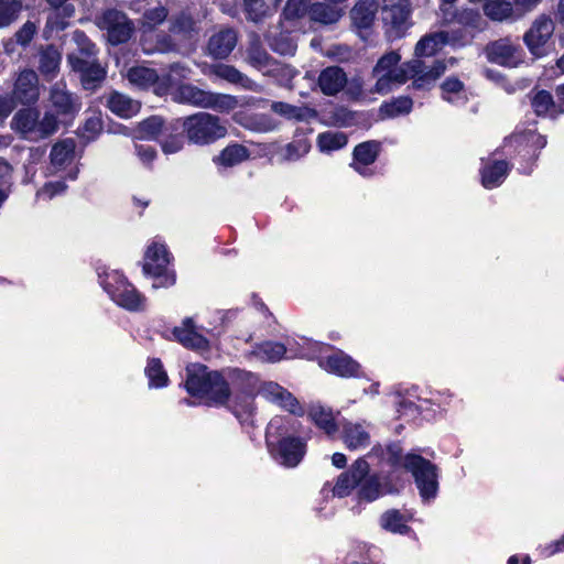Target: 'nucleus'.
<instances>
[{"mask_svg": "<svg viewBox=\"0 0 564 564\" xmlns=\"http://www.w3.org/2000/svg\"><path fill=\"white\" fill-rule=\"evenodd\" d=\"M308 415L319 429L325 431L326 434L333 435L337 432V426L332 412L322 405H312Z\"/></svg>", "mask_w": 564, "mask_h": 564, "instance_id": "obj_36", "label": "nucleus"}, {"mask_svg": "<svg viewBox=\"0 0 564 564\" xmlns=\"http://www.w3.org/2000/svg\"><path fill=\"white\" fill-rule=\"evenodd\" d=\"M347 84L346 73L338 66L323 69L318 76V87L324 95L334 96Z\"/></svg>", "mask_w": 564, "mask_h": 564, "instance_id": "obj_22", "label": "nucleus"}, {"mask_svg": "<svg viewBox=\"0 0 564 564\" xmlns=\"http://www.w3.org/2000/svg\"><path fill=\"white\" fill-rule=\"evenodd\" d=\"M51 99L61 111L67 112L70 109V96L57 85L52 89Z\"/></svg>", "mask_w": 564, "mask_h": 564, "instance_id": "obj_58", "label": "nucleus"}, {"mask_svg": "<svg viewBox=\"0 0 564 564\" xmlns=\"http://www.w3.org/2000/svg\"><path fill=\"white\" fill-rule=\"evenodd\" d=\"M246 10L250 20L257 22L265 17L263 0H245Z\"/></svg>", "mask_w": 564, "mask_h": 564, "instance_id": "obj_59", "label": "nucleus"}, {"mask_svg": "<svg viewBox=\"0 0 564 564\" xmlns=\"http://www.w3.org/2000/svg\"><path fill=\"white\" fill-rule=\"evenodd\" d=\"M11 126L25 139L36 141L54 133L57 130V120L53 115H45L40 120L36 110L22 109L14 115Z\"/></svg>", "mask_w": 564, "mask_h": 564, "instance_id": "obj_6", "label": "nucleus"}, {"mask_svg": "<svg viewBox=\"0 0 564 564\" xmlns=\"http://www.w3.org/2000/svg\"><path fill=\"white\" fill-rule=\"evenodd\" d=\"M145 373L150 387L162 388L167 384L169 378L160 359H151L145 368Z\"/></svg>", "mask_w": 564, "mask_h": 564, "instance_id": "obj_41", "label": "nucleus"}, {"mask_svg": "<svg viewBox=\"0 0 564 564\" xmlns=\"http://www.w3.org/2000/svg\"><path fill=\"white\" fill-rule=\"evenodd\" d=\"M484 13L492 21L503 22L514 19L516 10L508 0H488L484 4Z\"/></svg>", "mask_w": 564, "mask_h": 564, "instance_id": "obj_30", "label": "nucleus"}, {"mask_svg": "<svg viewBox=\"0 0 564 564\" xmlns=\"http://www.w3.org/2000/svg\"><path fill=\"white\" fill-rule=\"evenodd\" d=\"M48 4L54 9L50 14L46 23V28L50 31H62L68 25L69 10L67 6H64L67 0H46Z\"/></svg>", "mask_w": 564, "mask_h": 564, "instance_id": "obj_31", "label": "nucleus"}, {"mask_svg": "<svg viewBox=\"0 0 564 564\" xmlns=\"http://www.w3.org/2000/svg\"><path fill=\"white\" fill-rule=\"evenodd\" d=\"M269 44L280 55H293L296 51V44L285 34H281L275 39L269 37Z\"/></svg>", "mask_w": 564, "mask_h": 564, "instance_id": "obj_54", "label": "nucleus"}, {"mask_svg": "<svg viewBox=\"0 0 564 564\" xmlns=\"http://www.w3.org/2000/svg\"><path fill=\"white\" fill-rule=\"evenodd\" d=\"M319 365L327 371L341 377H349L355 375L358 368V364L341 351L335 352L328 356L326 359L321 360Z\"/></svg>", "mask_w": 564, "mask_h": 564, "instance_id": "obj_26", "label": "nucleus"}, {"mask_svg": "<svg viewBox=\"0 0 564 564\" xmlns=\"http://www.w3.org/2000/svg\"><path fill=\"white\" fill-rule=\"evenodd\" d=\"M61 55L58 51L52 46H48L42 51L40 56V69L47 76H53L58 69Z\"/></svg>", "mask_w": 564, "mask_h": 564, "instance_id": "obj_44", "label": "nucleus"}, {"mask_svg": "<svg viewBox=\"0 0 564 564\" xmlns=\"http://www.w3.org/2000/svg\"><path fill=\"white\" fill-rule=\"evenodd\" d=\"M13 94L21 104L35 102L39 98L36 73L31 69L21 72L17 78Z\"/></svg>", "mask_w": 564, "mask_h": 564, "instance_id": "obj_19", "label": "nucleus"}, {"mask_svg": "<svg viewBox=\"0 0 564 564\" xmlns=\"http://www.w3.org/2000/svg\"><path fill=\"white\" fill-rule=\"evenodd\" d=\"M191 69L181 63H174L170 65L169 72L166 74V82L169 85H174L180 83L182 79H185L189 76Z\"/></svg>", "mask_w": 564, "mask_h": 564, "instance_id": "obj_56", "label": "nucleus"}, {"mask_svg": "<svg viewBox=\"0 0 564 564\" xmlns=\"http://www.w3.org/2000/svg\"><path fill=\"white\" fill-rule=\"evenodd\" d=\"M381 525L393 533H405L408 527L402 514L398 510H390L382 514Z\"/></svg>", "mask_w": 564, "mask_h": 564, "instance_id": "obj_46", "label": "nucleus"}, {"mask_svg": "<svg viewBox=\"0 0 564 564\" xmlns=\"http://www.w3.org/2000/svg\"><path fill=\"white\" fill-rule=\"evenodd\" d=\"M403 466L413 475L423 500H430L436 496L438 482L435 465L420 455L408 454Z\"/></svg>", "mask_w": 564, "mask_h": 564, "instance_id": "obj_8", "label": "nucleus"}, {"mask_svg": "<svg viewBox=\"0 0 564 564\" xmlns=\"http://www.w3.org/2000/svg\"><path fill=\"white\" fill-rule=\"evenodd\" d=\"M464 84L457 79V78H447L442 84V90H443V98L448 102H455L459 99H463L460 97V94L463 91Z\"/></svg>", "mask_w": 564, "mask_h": 564, "instance_id": "obj_53", "label": "nucleus"}, {"mask_svg": "<svg viewBox=\"0 0 564 564\" xmlns=\"http://www.w3.org/2000/svg\"><path fill=\"white\" fill-rule=\"evenodd\" d=\"M97 25L107 31L108 41L113 44L127 42L133 32V25L127 15L117 10H107L98 19Z\"/></svg>", "mask_w": 564, "mask_h": 564, "instance_id": "obj_10", "label": "nucleus"}, {"mask_svg": "<svg viewBox=\"0 0 564 564\" xmlns=\"http://www.w3.org/2000/svg\"><path fill=\"white\" fill-rule=\"evenodd\" d=\"M67 184L64 181L50 182L37 192V196L52 199L58 195L65 194Z\"/></svg>", "mask_w": 564, "mask_h": 564, "instance_id": "obj_57", "label": "nucleus"}, {"mask_svg": "<svg viewBox=\"0 0 564 564\" xmlns=\"http://www.w3.org/2000/svg\"><path fill=\"white\" fill-rule=\"evenodd\" d=\"M413 101L409 97H399L381 106L380 111L386 117H398L409 113L412 109Z\"/></svg>", "mask_w": 564, "mask_h": 564, "instance_id": "obj_43", "label": "nucleus"}, {"mask_svg": "<svg viewBox=\"0 0 564 564\" xmlns=\"http://www.w3.org/2000/svg\"><path fill=\"white\" fill-rule=\"evenodd\" d=\"M408 67V78H413V86L417 89L427 88L433 85L446 70L444 61H433L426 64L419 57L405 63Z\"/></svg>", "mask_w": 564, "mask_h": 564, "instance_id": "obj_11", "label": "nucleus"}, {"mask_svg": "<svg viewBox=\"0 0 564 564\" xmlns=\"http://www.w3.org/2000/svg\"><path fill=\"white\" fill-rule=\"evenodd\" d=\"M400 54L392 51L384 54L377 62L372 70V76L376 78V84L371 89L372 93L387 95L406 83L409 79L408 67L405 63L400 64Z\"/></svg>", "mask_w": 564, "mask_h": 564, "instance_id": "obj_2", "label": "nucleus"}, {"mask_svg": "<svg viewBox=\"0 0 564 564\" xmlns=\"http://www.w3.org/2000/svg\"><path fill=\"white\" fill-rule=\"evenodd\" d=\"M104 290L113 302L128 311H141L145 307V297L117 270L99 275Z\"/></svg>", "mask_w": 564, "mask_h": 564, "instance_id": "obj_4", "label": "nucleus"}, {"mask_svg": "<svg viewBox=\"0 0 564 564\" xmlns=\"http://www.w3.org/2000/svg\"><path fill=\"white\" fill-rule=\"evenodd\" d=\"M341 440L351 451L364 449L370 445V424L344 420L340 422Z\"/></svg>", "mask_w": 564, "mask_h": 564, "instance_id": "obj_14", "label": "nucleus"}, {"mask_svg": "<svg viewBox=\"0 0 564 564\" xmlns=\"http://www.w3.org/2000/svg\"><path fill=\"white\" fill-rule=\"evenodd\" d=\"M73 70L80 74V83L86 90H95L106 77V69L96 63L95 58L82 59V57H77L76 61H73Z\"/></svg>", "mask_w": 564, "mask_h": 564, "instance_id": "obj_18", "label": "nucleus"}, {"mask_svg": "<svg viewBox=\"0 0 564 564\" xmlns=\"http://www.w3.org/2000/svg\"><path fill=\"white\" fill-rule=\"evenodd\" d=\"M379 14L386 32L390 35L402 36L411 26L410 0H381Z\"/></svg>", "mask_w": 564, "mask_h": 564, "instance_id": "obj_7", "label": "nucleus"}, {"mask_svg": "<svg viewBox=\"0 0 564 564\" xmlns=\"http://www.w3.org/2000/svg\"><path fill=\"white\" fill-rule=\"evenodd\" d=\"M358 486V495L361 500L373 501L382 495L381 484L376 475L368 474Z\"/></svg>", "mask_w": 564, "mask_h": 564, "instance_id": "obj_40", "label": "nucleus"}, {"mask_svg": "<svg viewBox=\"0 0 564 564\" xmlns=\"http://www.w3.org/2000/svg\"><path fill=\"white\" fill-rule=\"evenodd\" d=\"M283 419L274 417L267 427V443L269 447L273 446L274 438H278L282 432Z\"/></svg>", "mask_w": 564, "mask_h": 564, "instance_id": "obj_63", "label": "nucleus"}, {"mask_svg": "<svg viewBox=\"0 0 564 564\" xmlns=\"http://www.w3.org/2000/svg\"><path fill=\"white\" fill-rule=\"evenodd\" d=\"M70 159V143L67 139L55 143L51 151V162L57 167L62 169L67 165Z\"/></svg>", "mask_w": 564, "mask_h": 564, "instance_id": "obj_48", "label": "nucleus"}, {"mask_svg": "<svg viewBox=\"0 0 564 564\" xmlns=\"http://www.w3.org/2000/svg\"><path fill=\"white\" fill-rule=\"evenodd\" d=\"M271 109L286 119H295L297 121H303L315 116V111L310 108L296 107L282 101L272 102Z\"/></svg>", "mask_w": 564, "mask_h": 564, "instance_id": "obj_33", "label": "nucleus"}, {"mask_svg": "<svg viewBox=\"0 0 564 564\" xmlns=\"http://www.w3.org/2000/svg\"><path fill=\"white\" fill-rule=\"evenodd\" d=\"M184 140L182 135H172L162 143V150L165 154H174L183 149Z\"/></svg>", "mask_w": 564, "mask_h": 564, "instance_id": "obj_64", "label": "nucleus"}, {"mask_svg": "<svg viewBox=\"0 0 564 564\" xmlns=\"http://www.w3.org/2000/svg\"><path fill=\"white\" fill-rule=\"evenodd\" d=\"M173 98L177 102L189 104L195 107L209 108L220 112H228L238 105L236 97L202 90L193 85H181Z\"/></svg>", "mask_w": 564, "mask_h": 564, "instance_id": "obj_5", "label": "nucleus"}, {"mask_svg": "<svg viewBox=\"0 0 564 564\" xmlns=\"http://www.w3.org/2000/svg\"><path fill=\"white\" fill-rule=\"evenodd\" d=\"M369 464L364 458H358L346 473L340 474L333 489L334 495L346 497L361 482L369 473Z\"/></svg>", "mask_w": 564, "mask_h": 564, "instance_id": "obj_16", "label": "nucleus"}, {"mask_svg": "<svg viewBox=\"0 0 564 564\" xmlns=\"http://www.w3.org/2000/svg\"><path fill=\"white\" fill-rule=\"evenodd\" d=\"M310 151V143L306 140H296L286 147V155L290 160L299 159Z\"/></svg>", "mask_w": 564, "mask_h": 564, "instance_id": "obj_60", "label": "nucleus"}, {"mask_svg": "<svg viewBox=\"0 0 564 564\" xmlns=\"http://www.w3.org/2000/svg\"><path fill=\"white\" fill-rule=\"evenodd\" d=\"M379 4L375 0H359L350 11L352 23L358 29H368L372 25Z\"/></svg>", "mask_w": 564, "mask_h": 564, "instance_id": "obj_27", "label": "nucleus"}, {"mask_svg": "<svg viewBox=\"0 0 564 564\" xmlns=\"http://www.w3.org/2000/svg\"><path fill=\"white\" fill-rule=\"evenodd\" d=\"M36 32L34 23L28 21L23 26L15 33L17 42L23 46L29 44Z\"/></svg>", "mask_w": 564, "mask_h": 564, "instance_id": "obj_62", "label": "nucleus"}, {"mask_svg": "<svg viewBox=\"0 0 564 564\" xmlns=\"http://www.w3.org/2000/svg\"><path fill=\"white\" fill-rule=\"evenodd\" d=\"M73 43L76 45V48L73 47V54L78 51L83 55L82 59L94 58L96 46L83 32L76 31L73 33ZM77 57L73 55V61H76Z\"/></svg>", "mask_w": 564, "mask_h": 564, "instance_id": "obj_45", "label": "nucleus"}, {"mask_svg": "<svg viewBox=\"0 0 564 564\" xmlns=\"http://www.w3.org/2000/svg\"><path fill=\"white\" fill-rule=\"evenodd\" d=\"M507 173L508 164L505 161L485 165L481 170V183L486 188L497 187L503 182Z\"/></svg>", "mask_w": 564, "mask_h": 564, "instance_id": "obj_32", "label": "nucleus"}, {"mask_svg": "<svg viewBox=\"0 0 564 564\" xmlns=\"http://www.w3.org/2000/svg\"><path fill=\"white\" fill-rule=\"evenodd\" d=\"M127 78L132 85L139 88H148L158 80L159 76L152 68L135 66L128 70Z\"/></svg>", "mask_w": 564, "mask_h": 564, "instance_id": "obj_35", "label": "nucleus"}, {"mask_svg": "<svg viewBox=\"0 0 564 564\" xmlns=\"http://www.w3.org/2000/svg\"><path fill=\"white\" fill-rule=\"evenodd\" d=\"M311 17L314 21L333 24L336 23L340 17L339 11L326 6L324 3H316L311 9Z\"/></svg>", "mask_w": 564, "mask_h": 564, "instance_id": "obj_47", "label": "nucleus"}, {"mask_svg": "<svg viewBox=\"0 0 564 564\" xmlns=\"http://www.w3.org/2000/svg\"><path fill=\"white\" fill-rule=\"evenodd\" d=\"M237 44V33L232 29H224L215 33L208 41V52L215 58H226Z\"/></svg>", "mask_w": 564, "mask_h": 564, "instance_id": "obj_21", "label": "nucleus"}, {"mask_svg": "<svg viewBox=\"0 0 564 564\" xmlns=\"http://www.w3.org/2000/svg\"><path fill=\"white\" fill-rule=\"evenodd\" d=\"M142 47L143 51L148 54L154 53V52H161L166 53L175 50V44L172 42V40L167 36H162L158 40L156 45L149 44L148 37H142Z\"/></svg>", "mask_w": 564, "mask_h": 564, "instance_id": "obj_55", "label": "nucleus"}, {"mask_svg": "<svg viewBox=\"0 0 564 564\" xmlns=\"http://www.w3.org/2000/svg\"><path fill=\"white\" fill-rule=\"evenodd\" d=\"M106 106L112 113L124 119L135 116L140 110L139 101L119 91H111L106 97Z\"/></svg>", "mask_w": 564, "mask_h": 564, "instance_id": "obj_24", "label": "nucleus"}, {"mask_svg": "<svg viewBox=\"0 0 564 564\" xmlns=\"http://www.w3.org/2000/svg\"><path fill=\"white\" fill-rule=\"evenodd\" d=\"M260 395L265 400L278 404L280 408L292 414L303 415L304 410L291 392L275 382H265L259 391Z\"/></svg>", "mask_w": 564, "mask_h": 564, "instance_id": "obj_15", "label": "nucleus"}, {"mask_svg": "<svg viewBox=\"0 0 564 564\" xmlns=\"http://www.w3.org/2000/svg\"><path fill=\"white\" fill-rule=\"evenodd\" d=\"M183 128L188 141L198 145L212 144L227 134V127L220 118L208 112L185 118Z\"/></svg>", "mask_w": 564, "mask_h": 564, "instance_id": "obj_3", "label": "nucleus"}, {"mask_svg": "<svg viewBox=\"0 0 564 564\" xmlns=\"http://www.w3.org/2000/svg\"><path fill=\"white\" fill-rule=\"evenodd\" d=\"M380 151V143L377 141H367L358 144L354 150L355 163L351 166L360 175H369L368 165L372 164Z\"/></svg>", "mask_w": 564, "mask_h": 564, "instance_id": "obj_23", "label": "nucleus"}, {"mask_svg": "<svg viewBox=\"0 0 564 564\" xmlns=\"http://www.w3.org/2000/svg\"><path fill=\"white\" fill-rule=\"evenodd\" d=\"M519 52L520 46L513 43L509 37L494 41L486 47V54L489 61L509 67L518 65L520 61Z\"/></svg>", "mask_w": 564, "mask_h": 564, "instance_id": "obj_13", "label": "nucleus"}, {"mask_svg": "<svg viewBox=\"0 0 564 564\" xmlns=\"http://www.w3.org/2000/svg\"><path fill=\"white\" fill-rule=\"evenodd\" d=\"M169 253L164 245L153 242L144 256L143 272L154 278L153 288H169L175 283L174 273L167 271Z\"/></svg>", "mask_w": 564, "mask_h": 564, "instance_id": "obj_9", "label": "nucleus"}, {"mask_svg": "<svg viewBox=\"0 0 564 564\" xmlns=\"http://www.w3.org/2000/svg\"><path fill=\"white\" fill-rule=\"evenodd\" d=\"M532 107L538 116L547 115L554 117L560 113L556 102L546 90L536 93L532 99Z\"/></svg>", "mask_w": 564, "mask_h": 564, "instance_id": "obj_38", "label": "nucleus"}, {"mask_svg": "<svg viewBox=\"0 0 564 564\" xmlns=\"http://www.w3.org/2000/svg\"><path fill=\"white\" fill-rule=\"evenodd\" d=\"M210 73L231 84H238L247 89H254L256 84L231 65L217 64L210 67Z\"/></svg>", "mask_w": 564, "mask_h": 564, "instance_id": "obj_29", "label": "nucleus"}, {"mask_svg": "<svg viewBox=\"0 0 564 564\" xmlns=\"http://www.w3.org/2000/svg\"><path fill=\"white\" fill-rule=\"evenodd\" d=\"M347 143V137L343 132L328 131L318 135L317 144L321 151H335Z\"/></svg>", "mask_w": 564, "mask_h": 564, "instance_id": "obj_42", "label": "nucleus"}, {"mask_svg": "<svg viewBox=\"0 0 564 564\" xmlns=\"http://www.w3.org/2000/svg\"><path fill=\"white\" fill-rule=\"evenodd\" d=\"M171 33L182 39L192 40L198 34L196 22L186 14L175 17L171 22Z\"/></svg>", "mask_w": 564, "mask_h": 564, "instance_id": "obj_34", "label": "nucleus"}, {"mask_svg": "<svg viewBox=\"0 0 564 564\" xmlns=\"http://www.w3.org/2000/svg\"><path fill=\"white\" fill-rule=\"evenodd\" d=\"M307 0H288L284 8V15L286 19H294L300 17L306 9Z\"/></svg>", "mask_w": 564, "mask_h": 564, "instance_id": "obj_61", "label": "nucleus"}, {"mask_svg": "<svg viewBox=\"0 0 564 564\" xmlns=\"http://www.w3.org/2000/svg\"><path fill=\"white\" fill-rule=\"evenodd\" d=\"M167 17V11L165 8H154L147 11L143 15L142 28H143V37H147L148 34L159 24H161Z\"/></svg>", "mask_w": 564, "mask_h": 564, "instance_id": "obj_49", "label": "nucleus"}, {"mask_svg": "<svg viewBox=\"0 0 564 564\" xmlns=\"http://www.w3.org/2000/svg\"><path fill=\"white\" fill-rule=\"evenodd\" d=\"M162 127L163 121L160 117L148 118L139 124L138 137L140 139H154L161 132Z\"/></svg>", "mask_w": 564, "mask_h": 564, "instance_id": "obj_50", "label": "nucleus"}, {"mask_svg": "<svg viewBox=\"0 0 564 564\" xmlns=\"http://www.w3.org/2000/svg\"><path fill=\"white\" fill-rule=\"evenodd\" d=\"M185 388L189 394L205 398L213 405L227 404L231 394L229 382L223 375L209 371L202 364H191L186 367Z\"/></svg>", "mask_w": 564, "mask_h": 564, "instance_id": "obj_1", "label": "nucleus"}, {"mask_svg": "<svg viewBox=\"0 0 564 564\" xmlns=\"http://www.w3.org/2000/svg\"><path fill=\"white\" fill-rule=\"evenodd\" d=\"M102 129V122L98 115L88 117L82 129L78 130V135L85 139L86 142L94 140Z\"/></svg>", "mask_w": 564, "mask_h": 564, "instance_id": "obj_52", "label": "nucleus"}, {"mask_svg": "<svg viewBox=\"0 0 564 564\" xmlns=\"http://www.w3.org/2000/svg\"><path fill=\"white\" fill-rule=\"evenodd\" d=\"M285 352L286 348L283 344L265 341L261 345H258L252 351V355H254L261 361L275 362L281 360Z\"/></svg>", "mask_w": 564, "mask_h": 564, "instance_id": "obj_37", "label": "nucleus"}, {"mask_svg": "<svg viewBox=\"0 0 564 564\" xmlns=\"http://www.w3.org/2000/svg\"><path fill=\"white\" fill-rule=\"evenodd\" d=\"M173 334L187 348L204 350L208 347L207 339L195 330L191 318H186L181 326L175 327Z\"/></svg>", "mask_w": 564, "mask_h": 564, "instance_id": "obj_25", "label": "nucleus"}, {"mask_svg": "<svg viewBox=\"0 0 564 564\" xmlns=\"http://www.w3.org/2000/svg\"><path fill=\"white\" fill-rule=\"evenodd\" d=\"M445 32H434L423 36L415 45L416 57H430L436 54L447 42Z\"/></svg>", "mask_w": 564, "mask_h": 564, "instance_id": "obj_28", "label": "nucleus"}, {"mask_svg": "<svg viewBox=\"0 0 564 564\" xmlns=\"http://www.w3.org/2000/svg\"><path fill=\"white\" fill-rule=\"evenodd\" d=\"M553 20L545 15H539L525 32L523 41L529 51L535 56H542L545 53V45L554 32Z\"/></svg>", "mask_w": 564, "mask_h": 564, "instance_id": "obj_12", "label": "nucleus"}, {"mask_svg": "<svg viewBox=\"0 0 564 564\" xmlns=\"http://www.w3.org/2000/svg\"><path fill=\"white\" fill-rule=\"evenodd\" d=\"M246 61L252 67L263 72V74H273L279 70L280 65L272 59L262 47L260 37L252 33L249 36V46L246 51Z\"/></svg>", "mask_w": 564, "mask_h": 564, "instance_id": "obj_17", "label": "nucleus"}, {"mask_svg": "<svg viewBox=\"0 0 564 564\" xmlns=\"http://www.w3.org/2000/svg\"><path fill=\"white\" fill-rule=\"evenodd\" d=\"M22 9L20 0H8L0 6V28L7 26L12 23Z\"/></svg>", "mask_w": 564, "mask_h": 564, "instance_id": "obj_51", "label": "nucleus"}, {"mask_svg": "<svg viewBox=\"0 0 564 564\" xmlns=\"http://www.w3.org/2000/svg\"><path fill=\"white\" fill-rule=\"evenodd\" d=\"M248 158V150L240 144H232L225 148L220 154L216 158V162L225 165H236Z\"/></svg>", "mask_w": 564, "mask_h": 564, "instance_id": "obj_39", "label": "nucleus"}, {"mask_svg": "<svg viewBox=\"0 0 564 564\" xmlns=\"http://www.w3.org/2000/svg\"><path fill=\"white\" fill-rule=\"evenodd\" d=\"M305 453V445L299 438L285 437L279 441L278 453L275 459L286 466H296Z\"/></svg>", "mask_w": 564, "mask_h": 564, "instance_id": "obj_20", "label": "nucleus"}]
</instances>
